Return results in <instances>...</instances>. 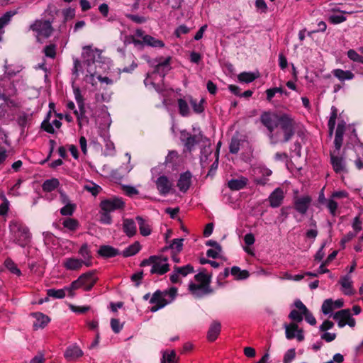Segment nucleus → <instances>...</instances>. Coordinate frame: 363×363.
<instances>
[{
  "instance_id": "3",
  "label": "nucleus",
  "mask_w": 363,
  "mask_h": 363,
  "mask_svg": "<svg viewBox=\"0 0 363 363\" xmlns=\"http://www.w3.org/2000/svg\"><path fill=\"white\" fill-rule=\"evenodd\" d=\"M177 295V289L171 287L168 290H157L150 299V303L153 306L150 308L152 313L164 308L165 306L171 303Z\"/></svg>"
},
{
  "instance_id": "8",
  "label": "nucleus",
  "mask_w": 363,
  "mask_h": 363,
  "mask_svg": "<svg viewBox=\"0 0 363 363\" xmlns=\"http://www.w3.org/2000/svg\"><path fill=\"white\" fill-rule=\"evenodd\" d=\"M30 28L35 33L38 42H41V38H48L52 32L51 23L47 20H36Z\"/></svg>"
},
{
  "instance_id": "63",
  "label": "nucleus",
  "mask_w": 363,
  "mask_h": 363,
  "mask_svg": "<svg viewBox=\"0 0 363 363\" xmlns=\"http://www.w3.org/2000/svg\"><path fill=\"white\" fill-rule=\"evenodd\" d=\"M189 32V28L185 25L179 26L174 31V34L177 38H180L182 34H186Z\"/></svg>"
},
{
  "instance_id": "4",
  "label": "nucleus",
  "mask_w": 363,
  "mask_h": 363,
  "mask_svg": "<svg viewBox=\"0 0 363 363\" xmlns=\"http://www.w3.org/2000/svg\"><path fill=\"white\" fill-rule=\"evenodd\" d=\"M9 229L16 243L21 247L26 246L30 241L31 234L28 228L19 220H12Z\"/></svg>"
},
{
  "instance_id": "9",
  "label": "nucleus",
  "mask_w": 363,
  "mask_h": 363,
  "mask_svg": "<svg viewBox=\"0 0 363 363\" xmlns=\"http://www.w3.org/2000/svg\"><path fill=\"white\" fill-rule=\"evenodd\" d=\"M333 318L337 321L340 328H342L346 325L350 327L355 325V320L352 317L350 310H340L333 315Z\"/></svg>"
},
{
  "instance_id": "41",
  "label": "nucleus",
  "mask_w": 363,
  "mask_h": 363,
  "mask_svg": "<svg viewBox=\"0 0 363 363\" xmlns=\"http://www.w3.org/2000/svg\"><path fill=\"white\" fill-rule=\"evenodd\" d=\"M337 116V110L335 107L333 106L331 108L330 119H329L328 123V129H329V135L330 137L333 134Z\"/></svg>"
},
{
  "instance_id": "28",
  "label": "nucleus",
  "mask_w": 363,
  "mask_h": 363,
  "mask_svg": "<svg viewBox=\"0 0 363 363\" xmlns=\"http://www.w3.org/2000/svg\"><path fill=\"white\" fill-rule=\"evenodd\" d=\"M247 182V178L242 176L236 179H230L228 183V186L231 190L238 191L244 189Z\"/></svg>"
},
{
  "instance_id": "24",
  "label": "nucleus",
  "mask_w": 363,
  "mask_h": 363,
  "mask_svg": "<svg viewBox=\"0 0 363 363\" xmlns=\"http://www.w3.org/2000/svg\"><path fill=\"white\" fill-rule=\"evenodd\" d=\"M32 315L35 319L33 323V328L35 330L44 328L50 321V318L48 315L40 312L33 313Z\"/></svg>"
},
{
  "instance_id": "15",
  "label": "nucleus",
  "mask_w": 363,
  "mask_h": 363,
  "mask_svg": "<svg viewBox=\"0 0 363 363\" xmlns=\"http://www.w3.org/2000/svg\"><path fill=\"white\" fill-rule=\"evenodd\" d=\"M343 305L344 301L342 298H339L335 301L328 298L323 301L321 311L325 315L331 314L334 310L342 308Z\"/></svg>"
},
{
  "instance_id": "54",
  "label": "nucleus",
  "mask_w": 363,
  "mask_h": 363,
  "mask_svg": "<svg viewBox=\"0 0 363 363\" xmlns=\"http://www.w3.org/2000/svg\"><path fill=\"white\" fill-rule=\"evenodd\" d=\"M296 357V351L295 349H289L284 354L283 358V363H291Z\"/></svg>"
},
{
  "instance_id": "47",
  "label": "nucleus",
  "mask_w": 363,
  "mask_h": 363,
  "mask_svg": "<svg viewBox=\"0 0 363 363\" xmlns=\"http://www.w3.org/2000/svg\"><path fill=\"white\" fill-rule=\"evenodd\" d=\"M73 92L74 99L78 105L79 109H83L84 106V97L81 93L80 89L79 87H74Z\"/></svg>"
},
{
  "instance_id": "19",
  "label": "nucleus",
  "mask_w": 363,
  "mask_h": 363,
  "mask_svg": "<svg viewBox=\"0 0 363 363\" xmlns=\"http://www.w3.org/2000/svg\"><path fill=\"white\" fill-rule=\"evenodd\" d=\"M189 290L196 297H201L210 292L209 286L198 283H190Z\"/></svg>"
},
{
  "instance_id": "50",
  "label": "nucleus",
  "mask_w": 363,
  "mask_h": 363,
  "mask_svg": "<svg viewBox=\"0 0 363 363\" xmlns=\"http://www.w3.org/2000/svg\"><path fill=\"white\" fill-rule=\"evenodd\" d=\"M178 273H179L181 277H185L188 274H191L194 272V267L191 264H186L183 267H175Z\"/></svg>"
},
{
  "instance_id": "36",
  "label": "nucleus",
  "mask_w": 363,
  "mask_h": 363,
  "mask_svg": "<svg viewBox=\"0 0 363 363\" xmlns=\"http://www.w3.org/2000/svg\"><path fill=\"white\" fill-rule=\"evenodd\" d=\"M143 43L149 46L153 47V48H163L164 46V43L158 39H156L155 38L147 35L143 37Z\"/></svg>"
},
{
  "instance_id": "13",
  "label": "nucleus",
  "mask_w": 363,
  "mask_h": 363,
  "mask_svg": "<svg viewBox=\"0 0 363 363\" xmlns=\"http://www.w3.org/2000/svg\"><path fill=\"white\" fill-rule=\"evenodd\" d=\"M183 242L184 239L182 238L174 239L169 246L164 248V250H170L172 259L176 263L180 262L178 254L180 253L183 249Z\"/></svg>"
},
{
  "instance_id": "52",
  "label": "nucleus",
  "mask_w": 363,
  "mask_h": 363,
  "mask_svg": "<svg viewBox=\"0 0 363 363\" xmlns=\"http://www.w3.org/2000/svg\"><path fill=\"white\" fill-rule=\"evenodd\" d=\"M346 17L343 14H333L328 18L330 23L333 24H339L346 21Z\"/></svg>"
},
{
  "instance_id": "60",
  "label": "nucleus",
  "mask_w": 363,
  "mask_h": 363,
  "mask_svg": "<svg viewBox=\"0 0 363 363\" xmlns=\"http://www.w3.org/2000/svg\"><path fill=\"white\" fill-rule=\"evenodd\" d=\"M69 308L76 313H84L89 310V306H77L73 304H69Z\"/></svg>"
},
{
  "instance_id": "64",
  "label": "nucleus",
  "mask_w": 363,
  "mask_h": 363,
  "mask_svg": "<svg viewBox=\"0 0 363 363\" xmlns=\"http://www.w3.org/2000/svg\"><path fill=\"white\" fill-rule=\"evenodd\" d=\"M352 226L355 233H359L362 230V221L359 216H356L354 218Z\"/></svg>"
},
{
  "instance_id": "2",
  "label": "nucleus",
  "mask_w": 363,
  "mask_h": 363,
  "mask_svg": "<svg viewBox=\"0 0 363 363\" xmlns=\"http://www.w3.org/2000/svg\"><path fill=\"white\" fill-rule=\"evenodd\" d=\"M260 121L272 144L287 143L295 134L296 121L290 114L266 111L260 116Z\"/></svg>"
},
{
  "instance_id": "32",
  "label": "nucleus",
  "mask_w": 363,
  "mask_h": 363,
  "mask_svg": "<svg viewBox=\"0 0 363 363\" xmlns=\"http://www.w3.org/2000/svg\"><path fill=\"white\" fill-rule=\"evenodd\" d=\"M334 77L337 78L340 82L345 80H351L354 78V74L350 70H343L341 69H335L332 72Z\"/></svg>"
},
{
  "instance_id": "18",
  "label": "nucleus",
  "mask_w": 363,
  "mask_h": 363,
  "mask_svg": "<svg viewBox=\"0 0 363 363\" xmlns=\"http://www.w3.org/2000/svg\"><path fill=\"white\" fill-rule=\"evenodd\" d=\"M341 286V291L345 295H352L354 293L353 288V281H352L351 276L345 275L342 277L339 281Z\"/></svg>"
},
{
  "instance_id": "53",
  "label": "nucleus",
  "mask_w": 363,
  "mask_h": 363,
  "mask_svg": "<svg viewBox=\"0 0 363 363\" xmlns=\"http://www.w3.org/2000/svg\"><path fill=\"white\" fill-rule=\"evenodd\" d=\"M240 140H238V138H232L230 145H229L230 152L233 154L238 153V151L240 150Z\"/></svg>"
},
{
  "instance_id": "29",
  "label": "nucleus",
  "mask_w": 363,
  "mask_h": 363,
  "mask_svg": "<svg viewBox=\"0 0 363 363\" xmlns=\"http://www.w3.org/2000/svg\"><path fill=\"white\" fill-rule=\"evenodd\" d=\"M135 219L138 221L140 234L145 237L150 235L152 228L149 221L140 216H137Z\"/></svg>"
},
{
  "instance_id": "45",
  "label": "nucleus",
  "mask_w": 363,
  "mask_h": 363,
  "mask_svg": "<svg viewBox=\"0 0 363 363\" xmlns=\"http://www.w3.org/2000/svg\"><path fill=\"white\" fill-rule=\"evenodd\" d=\"M178 107L179 113L182 116H187L189 115L190 109L188 105V102L186 100L183 99H179L178 100Z\"/></svg>"
},
{
  "instance_id": "14",
  "label": "nucleus",
  "mask_w": 363,
  "mask_h": 363,
  "mask_svg": "<svg viewBox=\"0 0 363 363\" xmlns=\"http://www.w3.org/2000/svg\"><path fill=\"white\" fill-rule=\"evenodd\" d=\"M159 193L162 196L169 194L173 187V183L165 176H160L155 182Z\"/></svg>"
},
{
  "instance_id": "51",
  "label": "nucleus",
  "mask_w": 363,
  "mask_h": 363,
  "mask_svg": "<svg viewBox=\"0 0 363 363\" xmlns=\"http://www.w3.org/2000/svg\"><path fill=\"white\" fill-rule=\"evenodd\" d=\"M194 278H195V281L198 284H205L206 286H209L210 278L207 274H206L203 272H200V273L197 274L196 275H195Z\"/></svg>"
},
{
  "instance_id": "40",
  "label": "nucleus",
  "mask_w": 363,
  "mask_h": 363,
  "mask_svg": "<svg viewBox=\"0 0 363 363\" xmlns=\"http://www.w3.org/2000/svg\"><path fill=\"white\" fill-rule=\"evenodd\" d=\"M60 182L57 179H51L45 180L43 184V190L50 192L58 187Z\"/></svg>"
},
{
  "instance_id": "44",
  "label": "nucleus",
  "mask_w": 363,
  "mask_h": 363,
  "mask_svg": "<svg viewBox=\"0 0 363 363\" xmlns=\"http://www.w3.org/2000/svg\"><path fill=\"white\" fill-rule=\"evenodd\" d=\"M177 363L176 353L174 350L163 352L161 363Z\"/></svg>"
},
{
  "instance_id": "33",
  "label": "nucleus",
  "mask_w": 363,
  "mask_h": 363,
  "mask_svg": "<svg viewBox=\"0 0 363 363\" xmlns=\"http://www.w3.org/2000/svg\"><path fill=\"white\" fill-rule=\"evenodd\" d=\"M221 329L220 323L216 321H214L210 325V328L208 331L207 337L209 341H214L220 334Z\"/></svg>"
},
{
  "instance_id": "38",
  "label": "nucleus",
  "mask_w": 363,
  "mask_h": 363,
  "mask_svg": "<svg viewBox=\"0 0 363 363\" xmlns=\"http://www.w3.org/2000/svg\"><path fill=\"white\" fill-rule=\"evenodd\" d=\"M230 273L236 279L239 280L246 279L250 276L248 271L241 270L240 267L236 266L231 268Z\"/></svg>"
},
{
  "instance_id": "34",
  "label": "nucleus",
  "mask_w": 363,
  "mask_h": 363,
  "mask_svg": "<svg viewBox=\"0 0 363 363\" xmlns=\"http://www.w3.org/2000/svg\"><path fill=\"white\" fill-rule=\"evenodd\" d=\"M16 13V11H8L0 17V42L2 40V35L4 33V27L9 23L11 18Z\"/></svg>"
},
{
  "instance_id": "16",
  "label": "nucleus",
  "mask_w": 363,
  "mask_h": 363,
  "mask_svg": "<svg viewBox=\"0 0 363 363\" xmlns=\"http://www.w3.org/2000/svg\"><path fill=\"white\" fill-rule=\"evenodd\" d=\"M62 265L67 270L79 271L85 266V263L79 258L71 257L65 258L63 260Z\"/></svg>"
},
{
  "instance_id": "6",
  "label": "nucleus",
  "mask_w": 363,
  "mask_h": 363,
  "mask_svg": "<svg viewBox=\"0 0 363 363\" xmlns=\"http://www.w3.org/2000/svg\"><path fill=\"white\" fill-rule=\"evenodd\" d=\"M143 265H152L151 274L162 275L169 270V266L167 263V258H161L155 256H151L147 260L142 262Z\"/></svg>"
},
{
  "instance_id": "22",
  "label": "nucleus",
  "mask_w": 363,
  "mask_h": 363,
  "mask_svg": "<svg viewBox=\"0 0 363 363\" xmlns=\"http://www.w3.org/2000/svg\"><path fill=\"white\" fill-rule=\"evenodd\" d=\"M123 231L128 237H133L137 233V226L133 219L124 218L123 220Z\"/></svg>"
},
{
  "instance_id": "12",
  "label": "nucleus",
  "mask_w": 363,
  "mask_h": 363,
  "mask_svg": "<svg viewBox=\"0 0 363 363\" xmlns=\"http://www.w3.org/2000/svg\"><path fill=\"white\" fill-rule=\"evenodd\" d=\"M311 197L308 195L296 196L294 199V208L297 212L303 215L306 213L311 205Z\"/></svg>"
},
{
  "instance_id": "62",
  "label": "nucleus",
  "mask_w": 363,
  "mask_h": 363,
  "mask_svg": "<svg viewBox=\"0 0 363 363\" xmlns=\"http://www.w3.org/2000/svg\"><path fill=\"white\" fill-rule=\"evenodd\" d=\"M44 52H45V55L47 57H51V58H54L55 57V55H56L55 46L52 45H48V46H46L45 48Z\"/></svg>"
},
{
  "instance_id": "1",
  "label": "nucleus",
  "mask_w": 363,
  "mask_h": 363,
  "mask_svg": "<svg viewBox=\"0 0 363 363\" xmlns=\"http://www.w3.org/2000/svg\"><path fill=\"white\" fill-rule=\"evenodd\" d=\"M82 55V62L77 59L74 61L72 74L75 79L82 74L84 80L92 86L96 84V79L101 83L113 84V80L101 74L102 71L108 68V63L103 59L99 50L94 49L90 45L84 46Z\"/></svg>"
},
{
  "instance_id": "61",
  "label": "nucleus",
  "mask_w": 363,
  "mask_h": 363,
  "mask_svg": "<svg viewBox=\"0 0 363 363\" xmlns=\"http://www.w3.org/2000/svg\"><path fill=\"white\" fill-rule=\"evenodd\" d=\"M111 327L115 333H118L121 330L123 325L121 324L119 320L113 318L111 320Z\"/></svg>"
},
{
  "instance_id": "31",
  "label": "nucleus",
  "mask_w": 363,
  "mask_h": 363,
  "mask_svg": "<svg viewBox=\"0 0 363 363\" xmlns=\"http://www.w3.org/2000/svg\"><path fill=\"white\" fill-rule=\"evenodd\" d=\"M181 139L184 144L185 147L191 151L194 145L198 143L195 135H191L188 133L182 132L181 134Z\"/></svg>"
},
{
  "instance_id": "43",
  "label": "nucleus",
  "mask_w": 363,
  "mask_h": 363,
  "mask_svg": "<svg viewBox=\"0 0 363 363\" xmlns=\"http://www.w3.org/2000/svg\"><path fill=\"white\" fill-rule=\"evenodd\" d=\"M74 115L77 118L78 125L82 128L85 123H88L87 118L85 116V107L83 109L74 110Z\"/></svg>"
},
{
  "instance_id": "55",
  "label": "nucleus",
  "mask_w": 363,
  "mask_h": 363,
  "mask_svg": "<svg viewBox=\"0 0 363 363\" xmlns=\"http://www.w3.org/2000/svg\"><path fill=\"white\" fill-rule=\"evenodd\" d=\"M253 171L255 174H261L263 176V177L265 178H267L268 177L271 176L272 173V172L269 169L261 165L255 168Z\"/></svg>"
},
{
  "instance_id": "42",
  "label": "nucleus",
  "mask_w": 363,
  "mask_h": 363,
  "mask_svg": "<svg viewBox=\"0 0 363 363\" xmlns=\"http://www.w3.org/2000/svg\"><path fill=\"white\" fill-rule=\"evenodd\" d=\"M5 267L11 273L20 276L21 274V270L17 267L16 264L11 258H7L4 261Z\"/></svg>"
},
{
  "instance_id": "35",
  "label": "nucleus",
  "mask_w": 363,
  "mask_h": 363,
  "mask_svg": "<svg viewBox=\"0 0 363 363\" xmlns=\"http://www.w3.org/2000/svg\"><path fill=\"white\" fill-rule=\"evenodd\" d=\"M141 249V245L139 242L136 241L132 245L126 247L122 252V255L125 257L133 256L136 255Z\"/></svg>"
},
{
  "instance_id": "17",
  "label": "nucleus",
  "mask_w": 363,
  "mask_h": 363,
  "mask_svg": "<svg viewBox=\"0 0 363 363\" xmlns=\"http://www.w3.org/2000/svg\"><path fill=\"white\" fill-rule=\"evenodd\" d=\"M83 351L77 344L67 347L64 354L65 359L68 361H74L83 356Z\"/></svg>"
},
{
  "instance_id": "39",
  "label": "nucleus",
  "mask_w": 363,
  "mask_h": 363,
  "mask_svg": "<svg viewBox=\"0 0 363 363\" xmlns=\"http://www.w3.org/2000/svg\"><path fill=\"white\" fill-rule=\"evenodd\" d=\"M62 225L65 228L73 232L79 228V223L77 219L67 218L62 221Z\"/></svg>"
},
{
  "instance_id": "27",
  "label": "nucleus",
  "mask_w": 363,
  "mask_h": 363,
  "mask_svg": "<svg viewBox=\"0 0 363 363\" xmlns=\"http://www.w3.org/2000/svg\"><path fill=\"white\" fill-rule=\"evenodd\" d=\"M191 182V174L189 172L182 174L178 180L177 186L181 191H186Z\"/></svg>"
},
{
  "instance_id": "26",
  "label": "nucleus",
  "mask_w": 363,
  "mask_h": 363,
  "mask_svg": "<svg viewBox=\"0 0 363 363\" xmlns=\"http://www.w3.org/2000/svg\"><path fill=\"white\" fill-rule=\"evenodd\" d=\"M330 160L333 168L336 173L345 172V162L342 157L335 156L334 152L331 153Z\"/></svg>"
},
{
  "instance_id": "7",
  "label": "nucleus",
  "mask_w": 363,
  "mask_h": 363,
  "mask_svg": "<svg viewBox=\"0 0 363 363\" xmlns=\"http://www.w3.org/2000/svg\"><path fill=\"white\" fill-rule=\"evenodd\" d=\"M96 277L94 272H88L81 274L77 280L71 283V288L80 289L84 291H90L96 282Z\"/></svg>"
},
{
  "instance_id": "49",
  "label": "nucleus",
  "mask_w": 363,
  "mask_h": 363,
  "mask_svg": "<svg viewBox=\"0 0 363 363\" xmlns=\"http://www.w3.org/2000/svg\"><path fill=\"white\" fill-rule=\"evenodd\" d=\"M76 208L75 203H67L60 209V213L62 216H70L74 213Z\"/></svg>"
},
{
  "instance_id": "11",
  "label": "nucleus",
  "mask_w": 363,
  "mask_h": 363,
  "mask_svg": "<svg viewBox=\"0 0 363 363\" xmlns=\"http://www.w3.org/2000/svg\"><path fill=\"white\" fill-rule=\"evenodd\" d=\"M284 328L285 329V335L286 339L291 340L296 337L299 342H301L304 340L305 337L303 335V330L302 329H299L296 323H285L284 325Z\"/></svg>"
},
{
  "instance_id": "10",
  "label": "nucleus",
  "mask_w": 363,
  "mask_h": 363,
  "mask_svg": "<svg viewBox=\"0 0 363 363\" xmlns=\"http://www.w3.org/2000/svg\"><path fill=\"white\" fill-rule=\"evenodd\" d=\"M125 206V202L122 199L113 197L104 200L100 203V207L103 211L112 212L116 210L123 209Z\"/></svg>"
},
{
  "instance_id": "37",
  "label": "nucleus",
  "mask_w": 363,
  "mask_h": 363,
  "mask_svg": "<svg viewBox=\"0 0 363 363\" xmlns=\"http://www.w3.org/2000/svg\"><path fill=\"white\" fill-rule=\"evenodd\" d=\"M187 99L195 113H201L203 111L204 107L203 104L205 101L204 99H201L199 102L197 101L196 99H194L191 96H188Z\"/></svg>"
},
{
  "instance_id": "56",
  "label": "nucleus",
  "mask_w": 363,
  "mask_h": 363,
  "mask_svg": "<svg viewBox=\"0 0 363 363\" xmlns=\"http://www.w3.org/2000/svg\"><path fill=\"white\" fill-rule=\"evenodd\" d=\"M303 316V314L302 313L301 311H297L295 309L292 310L289 315V318L291 320L296 321V322L302 321Z\"/></svg>"
},
{
  "instance_id": "59",
  "label": "nucleus",
  "mask_w": 363,
  "mask_h": 363,
  "mask_svg": "<svg viewBox=\"0 0 363 363\" xmlns=\"http://www.w3.org/2000/svg\"><path fill=\"white\" fill-rule=\"evenodd\" d=\"M337 206H338L337 203L333 199H329L327 201V208H328V210L332 216L336 215V211L337 209Z\"/></svg>"
},
{
  "instance_id": "57",
  "label": "nucleus",
  "mask_w": 363,
  "mask_h": 363,
  "mask_svg": "<svg viewBox=\"0 0 363 363\" xmlns=\"http://www.w3.org/2000/svg\"><path fill=\"white\" fill-rule=\"evenodd\" d=\"M356 235L357 233L354 232H349L345 235L340 240V245L342 248L344 249L345 247V244L351 241Z\"/></svg>"
},
{
  "instance_id": "30",
  "label": "nucleus",
  "mask_w": 363,
  "mask_h": 363,
  "mask_svg": "<svg viewBox=\"0 0 363 363\" xmlns=\"http://www.w3.org/2000/svg\"><path fill=\"white\" fill-rule=\"evenodd\" d=\"M98 253L101 257L105 258L113 257L119 255L117 249L110 245H102L99 247Z\"/></svg>"
},
{
  "instance_id": "48",
  "label": "nucleus",
  "mask_w": 363,
  "mask_h": 363,
  "mask_svg": "<svg viewBox=\"0 0 363 363\" xmlns=\"http://www.w3.org/2000/svg\"><path fill=\"white\" fill-rule=\"evenodd\" d=\"M47 295L55 298H63L65 296V288L60 289H50L47 290Z\"/></svg>"
},
{
  "instance_id": "21",
  "label": "nucleus",
  "mask_w": 363,
  "mask_h": 363,
  "mask_svg": "<svg viewBox=\"0 0 363 363\" xmlns=\"http://www.w3.org/2000/svg\"><path fill=\"white\" fill-rule=\"evenodd\" d=\"M55 104L53 102H50L49 103L50 110H49L45 118L43 120V121L41 123V128L47 133H51V134H53L55 132V130H54L52 125L50 123L52 112H54V113L55 112Z\"/></svg>"
},
{
  "instance_id": "46",
  "label": "nucleus",
  "mask_w": 363,
  "mask_h": 363,
  "mask_svg": "<svg viewBox=\"0 0 363 363\" xmlns=\"http://www.w3.org/2000/svg\"><path fill=\"white\" fill-rule=\"evenodd\" d=\"M258 76L252 72H242L238 75V79L241 82L250 83Z\"/></svg>"
},
{
  "instance_id": "5",
  "label": "nucleus",
  "mask_w": 363,
  "mask_h": 363,
  "mask_svg": "<svg viewBox=\"0 0 363 363\" xmlns=\"http://www.w3.org/2000/svg\"><path fill=\"white\" fill-rule=\"evenodd\" d=\"M170 58L168 57L163 60L161 62H159L155 68V71L150 74H147V77L144 80L145 85L148 86L150 85L152 86L156 91H160L159 84H156L153 81L157 75L159 76L160 79L159 82L162 81L165 74L170 69V64H169Z\"/></svg>"
},
{
  "instance_id": "20",
  "label": "nucleus",
  "mask_w": 363,
  "mask_h": 363,
  "mask_svg": "<svg viewBox=\"0 0 363 363\" xmlns=\"http://www.w3.org/2000/svg\"><path fill=\"white\" fill-rule=\"evenodd\" d=\"M284 198V191L281 188H277L269 196V201L272 208L279 207Z\"/></svg>"
},
{
  "instance_id": "23",
  "label": "nucleus",
  "mask_w": 363,
  "mask_h": 363,
  "mask_svg": "<svg viewBox=\"0 0 363 363\" xmlns=\"http://www.w3.org/2000/svg\"><path fill=\"white\" fill-rule=\"evenodd\" d=\"M345 127H346V123L344 121H341V122L338 123V124H337V130H336V133H335V140H334L335 147L337 152H339V150H340V148L342 147V140H343V135L345 133Z\"/></svg>"
},
{
  "instance_id": "25",
  "label": "nucleus",
  "mask_w": 363,
  "mask_h": 363,
  "mask_svg": "<svg viewBox=\"0 0 363 363\" xmlns=\"http://www.w3.org/2000/svg\"><path fill=\"white\" fill-rule=\"evenodd\" d=\"M78 253L82 257L81 259L85 263V267L92 266V255L86 243L81 246Z\"/></svg>"
},
{
  "instance_id": "58",
  "label": "nucleus",
  "mask_w": 363,
  "mask_h": 363,
  "mask_svg": "<svg viewBox=\"0 0 363 363\" xmlns=\"http://www.w3.org/2000/svg\"><path fill=\"white\" fill-rule=\"evenodd\" d=\"M221 252L220 246H216L213 248L209 249L206 252V255L208 257L217 258Z\"/></svg>"
}]
</instances>
